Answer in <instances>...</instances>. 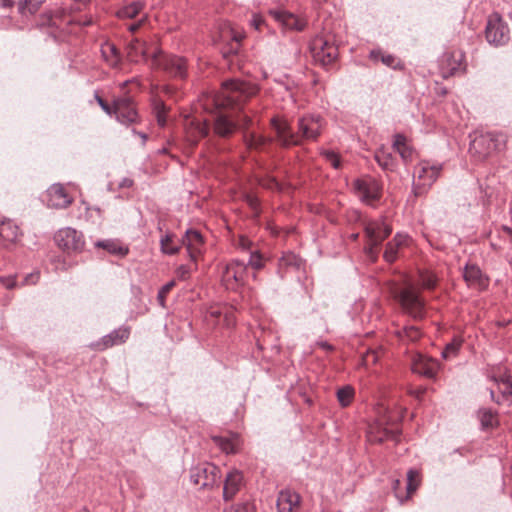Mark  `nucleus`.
<instances>
[{
	"label": "nucleus",
	"mask_w": 512,
	"mask_h": 512,
	"mask_svg": "<svg viewBox=\"0 0 512 512\" xmlns=\"http://www.w3.org/2000/svg\"><path fill=\"white\" fill-rule=\"evenodd\" d=\"M276 132V138L282 147L301 145L303 141H316L324 126V119L320 115L309 114L298 119V132L294 133L286 121L271 120Z\"/></svg>",
	"instance_id": "obj_1"
},
{
	"label": "nucleus",
	"mask_w": 512,
	"mask_h": 512,
	"mask_svg": "<svg viewBox=\"0 0 512 512\" xmlns=\"http://www.w3.org/2000/svg\"><path fill=\"white\" fill-rule=\"evenodd\" d=\"M256 85L241 80H228L223 83L221 98L217 104L222 107H236L256 95Z\"/></svg>",
	"instance_id": "obj_2"
},
{
	"label": "nucleus",
	"mask_w": 512,
	"mask_h": 512,
	"mask_svg": "<svg viewBox=\"0 0 512 512\" xmlns=\"http://www.w3.org/2000/svg\"><path fill=\"white\" fill-rule=\"evenodd\" d=\"M393 297L400 304L405 313L414 319H422L425 315V302L412 284L395 287Z\"/></svg>",
	"instance_id": "obj_3"
},
{
	"label": "nucleus",
	"mask_w": 512,
	"mask_h": 512,
	"mask_svg": "<svg viewBox=\"0 0 512 512\" xmlns=\"http://www.w3.org/2000/svg\"><path fill=\"white\" fill-rule=\"evenodd\" d=\"M442 171V164L421 161L415 168L417 180H413L412 191L416 197L425 194L438 179Z\"/></svg>",
	"instance_id": "obj_4"
},
{
	"label": "nucleus",
	"mask_w": 512,
	"mask_h": 512,
	"mask_svg": "<svg viewBox=\"0 0 512 512\" xmlns=\"http://www.w3.org/2000/svg\"><path fill=\"white\" fill-rule=\"evenodd\" d=\"M152 65L163 69L172 77L183 79L187 74L186 60L181 56L164 55L162 51L155 48L152 54Z\"/></svg>",
	"instance_id": "obj_5"
},
{
	"label": "nucleus",
	"mask_w": 512,
	"mask_h": 512,
	"mask_svg": "<svg viewBox=\"0 0 512 512\" xmlns=\"http://www.w3.org/2000/svg\"><path fill=\"white\" fill-rule=\"evenodd\" d=\"M190 481L202 489H211L218 485L221 478L220 469L210 463L202 462L193 466L189 472Z\"/></svg>",
	"instance_id": "obj_6"
},
{
	"label": "nucleus",
	"mask_w": 512,
	"mask_h": 512,
	"mask_svg": "<svg viewBox=\"0 0 512 512\" xmlns=\"http://www.w3.org/2000/svg\"><path fill=\"white\" fill-rule=\"evenodd\" d=\"M505 146L502 134L488 132L474 137L470 142L469 151L480 158L488 156L494 150H501Z\"/></svg>",
	"instance_id": "obj_7"
},
{
	"label": "nucleus",
	"mask_w": 512,
	"mask_h": 512,
	"mask_svg": "<svg viewBox=\"0 0 512 512\" xmlns=\"http://www.w3.org/2000/svg\"><path fill=\"white\" fill-rule=\"evenodd\" d=\"M314 59L323 66L333 63L338 57V47L329 36H317L311 43Z\"/></svg>",
	"instance_id": "obj_8"
},
{
	"label": "nucleus",
	"mask_w": 512,
	"mask_h": 512,
	"mask_svg": "<svg viewBox=\"0 0 512 512\" xmlns=\"http://www.w3.org/2000/svg\"><path fill=\"white\" fill-rule=\"evenodd\" d=\"M364 231L369 242L365 248L366 253L370 257H375V250L391 234L392 228L382 220H375L367 223Z\"/></svg>",
	"instance_id": "obj_9"
},
{
	"label": "nucleus",
	"mask_w": 512,
	"mask_h": 512,
	"mask_svg": "<svg viewBox=\"0 0 512 512\" xmlns=\"http://www.w3.org/2000/svg\"><path fill=\"white\" fill-rule=\"evenodd\" d=\"M54 240L57 246L68 254L82 251L85 245L82 233L70 227L60 229Z\"/></svg>",
	"instance_id": "obj_10"
},
{
	"label": "nucleus",
	"mask_w": 512,
	"mask_h": 512,
	"mask_svg": "<svg viewBox=\"0 0 512 512\" xmlns=\"http://www.w3.org/2000/svg\"><path fill=\"white\" fill-rule=\"evenodd\" d=\"M485 33L487 41L495 46L504 45L509 40V28L497 13L489 17Z\"/></svg>",
	"instance_id": "obj_11"
},
{
	"label": "nucleus",
	"mask_w": 512,
	"mask_h": 512,
	"mask_svg": "<svg viewBox=\"0 0 512 512\" xmlns=\"http://www.w3.org/2000/svg\"><path fill=\"white\" fill-rule=\"evenodd\" d=\"M353 186L358 197L365 203L371 204L380 198L381 186L374 178L357 179Z\"/></svg>",
	"instance_id": "obj_12"
},
{
	"label": "nucleus",
	"mask_w": 512,
	"mask_h": 512,
	"mask_svg": "<svg viewBox=\"0 0 512 512\" xmlns=\"http://www.w3.org/2000/svg\"><path fill=\"white\" fill-rule=\"evenodd\" d=\"M46 202L49 207L63 209L72 203L71 196L62 184L51 185L46 192Z\"/></svg>",
	"instance_id": "obj_13"
},
{
	"label": "nucleus",
	"mask_w": 512,
	"mask_h": 512,
	"mask_svg": "<svg viewBox=\"0 0 512 512\" xmlns=\"http://www.w3.org/2000/svg\"><path fill=\"white\" fill-rule=\"evenodd\" d=\"M113 112L116 119L125 125L134 123L137 119V112L130 98L123 97L114 101Z\"/></svg>",
	"instance_id": "obj_14"
},
{
	"label": "nucleus",
	"mask_w": 512,
	"mask_h": 512,
	"mask_svg": "<svg viewBox=\"0 0 512 512\" xmlns=\"http://www.w3.org/2000/svg\"><path fill=\"white\" fill-rule=\"evenodd\" d=\"M270 15L285 29L303 31L306 22L285 10H270Z\"/></svg>",
	"instance_id": "obj_15"
},
{
	"label": "nucleus",
	"mask_w": 512,
	"mask_h": 512,
	"mask_svg": "<svg viewBox=\"0 0 512 512\" xmlns=\"http://www.w3.org/2000/svg\"><path fill=\"white\" fill-rule=\"evenodd\" d=\"M181 244L186 247L191 261H196L197 257L201 253L203 237L199 231L188 229L182 237Z\"/></svg>",
	"instance_id": "obj_16"
},
{
	"label": "nucleus",
	"mask_w": 512,
	"mask_h": 512,
	"mask_svg": "<svg viewBox=\"0 0 512 512\" xmlns=\"http://www.w3.org/2000/svg\"><path fill=\"white\" fill-rule=\"evenodd\" d=\"M409 241H410V238L407 234L396 233V235L393 237V239L386 244L384 255H383L384 259L388 263L395 262L399 256V251L404 246H407Z\"/></svg>",
	"instance_id": "obj_17"
},
{
	"label": "nucleus",
	"mask_w": 512,
	"mask_h": 512,
	"mask_svg": "<svg viewBox=\"0 0 512 512\" xmlns=\"http://www.w3.org/2000/svg\"><path fill=\"white\" fill-rule=\"evenodd\" d=\"M243 484V474L239 470L230 471L224 480L223 499L231 500L240 490Z\"/></svg>",
	"instance_id": "obj_18"
},
{
	"label": "nucleus",
	"mask_w": 512,
	"mask_h": 512,
	"mask_svg": "<svg viewBox=\"0 0 512 512\" xmlns=\"http://www.w3.org/2000/svg\"><path fill=\"white\" fill-rule=\"evenodd\" d=\"M463 278L470 287L485 289L488 285V278L485 277L480 268L474 264H467L464 268Z\"/></svg>",
	"instance_id": "obj_19"
},
{
	"label": "nucleus",
	"mask_w": 512,
	"mask_h": 512,
	"mask_svg": "<svg viewBox=\"0 0 512 512\" xmlns=\"http://www.w3.org/2000/svg\"><path fill=\"white\" fill-rule=\"evenodd\" d=\"M155 51H150L149 46L146 42H142L139 39H133L127 46V56L130 61L138 62L142 58L145 62L150 58L152 60V54Z\"/></svg>",
	"instance_id": "obj_20"
},
{
	"label": "nucleus",
	"mask_w": 512,
	"mask_h": 512,
	"mask_svg": "<svg viewBox=\"0 0 512 512\" xmlns=\"http://www.w3.org/2000/svg\"><path fill=\"white\" fill-rule=\"evenodd\" d=\"M437 363L423 355H418L412 365L414 373L425 376L427 378H433L437 372Z\"/></svg>",
	"instance_id": "obj_21"
},
{
	"label": "nucleus",
	"mask_w": 512,
	"mask_h": 512,
	"mask_svg": "<svg viewBox=\"0 0 512 512\" xmlns=\"http://www.w3.org/2000/svg\"><path fill=\"white\" fill-rule=\"evenodd\" d=\"M247 273V265L239 260H233L227 264L223 273V279L226 282L234 280L236 283H242L244 281L245 274Z\"/></svg>",
	"instance_id": "obj_22"
},
{
	"label": "nucleus",
	"mask_w": 512,
	"mask_h": 512,
	"mask_svg": "<svg viewBox=\"0 0 512 512\" xmlns=\"http://www.w3.org/2000/svg\"><path fill=\"white\" fill-rule=\"evenodd\" d=\"M300 504L299 494L290 490H284L279 493L277 507L280 512H292L293 508Z\"/></svg>",
	"instance_id": "obj_23"
},
{
	"label": "nucleus",
	"mask_w": 512,
	"mask_h": 512,
	"mask_svg": "<svg viewBox=\"0 0 512 512\" xmlns=\"http://www.w3.org/2000/svg\"><path fill=\"white\" fill-rule=\"evenodd\" d=\"M236 123L226 114H218L214 120V131L221 137H229L236 130Z\"/></svg>",
	"instance_id": "obj_24"
},
{
	"label": "nucleus",
	"mask_w": 512,
	"mask_h": 512,
	"mask_svg": "<svg viewBox=\"0 0 512 512\" xmlns=\"http://www.w3.org/2000/svg\"><path fill=\"white\" fill-rule=\"evenodd\" d=\"M19 228L11 220L0 222V244L8 246L18 238Z\"/></svg>",
	"instance_id": "obj_25"
},
{
	"label": "nucleus",
	"mask_w": 512,
	"mask_h": 512,
	"mask_svg": "<svg viewBox=\"0 0 512 512\" xmlns=\"http://www.w3.org/2000/svg\"><path fill=\"white\" fill-rule=\"evenodd\" d=\"M129 335L130 330L127 327H121L113 330L102 338V349L124 343L129 338Z\"/></svg>",
	"instance_id": "obj_26"
},
{
	"label": "nucleus",
	"mask_w": 512,
	"mask_h": 512,
	"mask_svg": "<svg viewBox=\"0 0 512 512\" xmlns=\"http://www.w3.org/2000/svg\"><path fill=\"white\" fill-rule=\"evenodd\" d=\"M392 146L393 149L400 155L405 164L412 161L414 150L406 143V138L403 135H395Z\"/></svg>",
	"instance_id": "obj_27"
},
{
	"label": "nucleus",
	"mask_w": 512,
	"mask_h": 512,
	"mask_svg": "<svg viewBox=\"0 0 512 512\" xmlns=\"http://www.w3.org/2000/svg\"><path fill=\"white\" fill-rule=\"evenodd\" d=\"M102 57L112 68H117L121 63V54L116 45L105 42L101 47Z\"/></svg>",
	"instance_id": "obj_28"
},
{
	"label": "nucleus",
	"mask_w": 512,
	"mask_h": 512,
	"mask_svg": "<svg viewBox=\"0 0 512 512\" xmlns=\"http://www.w3.org/2000/svg\"><path fill=\"white\" fill-rule=\"evenodd\" d=\"M374 158L378 165L386 171H394L397 167L396 158L391 152H388L384 148L378 149L375 152Z\"/></svg>",
	"instance_id": "obj_29"
},
{
	"label": "nucleus",
	"mask_w": 512,
	"mask_h": 512,
	"mask_svg": "<svg viewBox=\"0 0 512 512\" xmlns=\"http://www.w3.org/2000/svg\"><path fill=\"white\" fill-rule=\"evenodd\" d=\"M369 57L371 60L377 62L381 61L383 64H385L388 67H391L393 69H397L400 65V62L398 59L391 55V54H385L382 50H372L369 54Z\"/></svg>",
	"instance_id": "obj_30"
},
{
	"label": "nucleus",
	"mask_w": 512,
	"mask_h": 512,
	"mask_svg": "<svg viewBox=\"0 0 512 512\" xmlns=\"http://www.w3.org/2000/svg\"><path fill=\"white\" fill-rule=\"evenodd\" d=\"M152 110L155 114L157 123L160 127H165L167 123V113L169 111V108L166 106V104L158 98H155L152 102Z\"/></svg>",
	"instance_id": "obj_31"
},
{
	"label": "nucleus",
	"mask_w": 512,
	"mask_h": 512,
	"mask_svg": "<svg viewBox=\"0 0 512 512\" xmlns=\"http://www.w3.org/2000/svg\"><path fill=\"white\" fill-rule=\"evenodd\" d=\"M212 440L215 445H217L222 451L226 453L236 452V442L238 441L237 436H234L233 438H228L225 436H213Z\"/></svg>",
	"instance_id": "obj_32"
},
{
	"label": "nucleus",
	"mask_w": 512,
	"mask_h": 512,
	"mask_svg": "<svg viewBox=\"0 0 512 512\" xmlns=\"http://www.w3.org/2000/svg\"><path fill=\"white\" fill-rule=\"evenodd\" d=\"M161 251L168 255H175L180 251L181 245L174 241V235L166 234L160 239Z\"/></svg>",
	"instance_id": "obj_33"
},
{
	"label": "nucleus",
	"mask_w": 512,
	"mask_h": 512,
	"mask_svg": "<svg viewBox=\"0 0 512 512\" xmlns=\"http://www.w3.org/2000/svg\"><path fill=\"white\" fill-rule=\"evenodd\" d=\"M45 0H20L18 3V11L22 16L27 14H35Z\"/></svg>",
	"instance_id": "obj_34"
},
{
	"label": "nucleus",
	"mask_w": 512,
	"mask_h": 512,
	"mask_svg": "<svg viewBox=\"0 0 512 512\" xmlns=\"http://www.w3.org/2000/svg\"><path fill=\"white\" fill-rule=\"evenodd\" d=\"M395 333L401 341L415 342L421 337L420 330L415 326H405Z\"/></svg>",
	"instance_id": "obj_35"
},
{
	"label": "nucleus",
	"mask_w": 512,
	"mask_h": 512,
	"mask_svg": "<svg viewBox=\"0 0 512 512\" xmlns=\"http://www.w3.org/2000/svg\"><path fill=\"white\" fill-rule=\"evenodd\" d=\"M96 246L101 247L114 255L125 256L128 253L127 248L120 246L116 241L113 240L98 241Z\"/></svg>",
	"instance_id": "obj_36"
},
{
	"label": "nucleus",
	"mask_w": 512,
	"mask_h": 512,
	"mask_svg": "<svg viewBox=\"0 0 512 512\" xmlns=\"http://www.w3.org/2000/svg\"><path fill=\"white\" fill-rule=\"evenodd\" d=\"M419 473L415 469H410L407 472V485L405 499H409L411 494L414 493L419 486Z\"/></svg>",
	"instance_id": "obj_37"
},
{
	"label": "nucleus",
	"mask_w": 512,
	"mask_h": 512,
	"mask_svg": "<svg viewBox=\"0 0 512 512\" xmlns=\"http://www.w3.org/2000/svg\"><path fill=\"white\" fill-rule=\"evenodd\" d=\"M143 8V4L139 1L133 2L118 11L120 18H134L136 17Z\"/></svg>",
	"instance_id": "obj_38"
},
{
	"label": "nucleus",
	"mask_w": 512,
	"mask_h": 512,
	"mask_svg": "<svg viewBox=\"0 0 512 512\" xmlns=\"http://www.w3.org/2000/svg\"><path fill=\"white\" fill-rule=\"evenodd\" d=\"M478 417L483 428H490L496 424V414L491 409H480Z\"/></svg>",
	"instance_id": "obj_39"
},
{
	"label": "nucleus",
	"mask_w": 512,
	"mask_h": 512,
	"mask_svg": "<svg viewBox=\"0 0 512 512\" xmlns=\"http://www.w3.org/2000/svg\"><path fill=\"white\" fill-rule=\"evenodd\" d=\"M354 397V389L347 385L337 391V399L342 407H347Z\"/></svg>",
	"instance_id": "obj_40"
},
{
	"label": "nucleus",
	"mask_w": 512,
	"mask_h": 512,
	"mask_svg": "<svg viewBox=\"0 0 512 512\" xmlns=\"http://www.w3.org/2000/svg\"><path fill=\"white\" fill-rule=\"evenodd\" d=\"M419 282L424 289L432 290L436 287L437 278L430 271H420L419 272Z\"/></svg>",
	"instance_id": "obj_41"
},
{
	"label": "nucleus",
	"mask_w": 512,
	"mask_h": 512,
	"mask_svg": "<svg viewBox=\"0 0 512 512\" xmlns=\"http://www.w3.org/2000/svg\"><path fill=\"white\" fill-rule=\"evenodd\" d=\"M244 141L247 145V147H262L266 143H268L270 140H268L266 137L257 135L254 132L246 133L244 135Z\"/></svg>",
	"instance_id": "obj_42"
},
{
	"label": "nucleus",
	"mask_w": 512,
	"mask_h": 512,
	"mask_svg": "<svg viewBox=\"0 0 512 512\" xmlns=\"http://www.w3.org/2000/svg\"><path fill=\"white\" fill-rule=\"evenodd\" d=\"M300 265H301V258H299L297 255H295L292 252L285 253L279 259V266H280V268H283V267H296V268H299Z\"/></svg>",
	"instance_id": "obj_43"
},
{
	"label": "nucleus",
	"mask_w": 512,
	"mask_h": 512,
	"mask_svg": "<svg viewBox=\"0 0 512 512\" xmlns=\"http://www.w3.org/2000/svg\"><path fill=\"white\" fill-rule=\"evenodd\" d=\"M461 343V340L453 339L445 346L442 352V357L444 359H449L450 357L455 356L461 347Z\"/></svg>",
	"instance_id": "obj_44"
},
{
	"label": "nucleus",
	"mask_w": 512,
	"mask_h": 512,
	"mask_svg": "<svg viewBox=\"0 0 512 512\" xmlns=\"http://www.w3.org/2000/svg\"><path fill=\"white\" fill-rule=\"evenodd\" d=\"M321 155L333 168L339 169L341 167V160L336 152L332 150H322Z\"/></svg>",
	"instance_id": "obj_45"
},
{
	"label": "nucleus",
	"mask_w": 512,
	"mask_h": 512,
	"mask_svg": "<svg viewBox=\"0 0 512 512\" xmlns=\"http://www.w3.org/2000/svg\"><path fill=\"white\" fill-rule=\"evenodd\" d=\"M224 512H256L255 507L249 501L237 503L231 505L230 508H226Z\"/></svg>",
	"instance_id": "obj_46"
},
{
	"label": "nucleus",
	"mask_w": 512,
	"mask_h": 512,
	"mask_svg": "<svg viewBox=\"0 0 512 512\" xmlns=\"http://www.w3.org/2000/svg\"><path fill=\"white\" fill-rule=\"evenodd\" d=\"M381 435L377 438L378 442H383L386 439L396 440L399 436V429L397 427L395 428H388L383 427L380 430Z\"/></svg>",
	"instance_id": "obj_47"
},
{
	"label": "nucleus",
	"mask_w": 512,
	"mask_h": 512,
	"mask_svg": "<svg viewBox=\"0 0 512 512\" xmlns=\"http://www.w3.org/2000/svg\"><path fill=\"white\" fill-rule=\"evenodd\" d=\"M250 26L258 32H263L264 29L269 30L268 25L261 15L253 14L249 21Z\"/></svg>",
	"instance_id": "obj_48"
},
{
	"label": "nucleus",
	"mask_w": 512,
	"mask_h": 512,
	"mask_svg": "<svg viewBox=\"0 0 512 512\" xmlns=\"http://www.w3.org/2000/svg\"><path fill=\"white\" fill-rule=\"evenodd\" d=\"M501 382L505 386L501 391V400H509L512 397V377L506 376L501 379Z\"/></svg>",
	"instance_id": "obj_49"
},
{
	"label": "nucleus",
	"mask_w": 512,
	"mask_h": 512,
	"mask_svg": "<svg viewBox=\"0 0 512 512\" xmlns=\"http://www.w3.org/2000/svg\"><path fill=\"white\" fill-rule=\"evenodd\" d=\"M174 286H175V281L172 280V281L166 283L164 286H162L161 289L159 290V292L157 294V300L162 307H165L166 296Z\"/></svg>",
	"instance_id": "obj_50"
},
{
	"label": "nucleus",
	"mask_w": 512,
	"mask_h": 512,
	"mask_svg": "<svg viewBox=\"0 0 512 512\" xmlns=\"http://www.w3.org/2000/svg\"><path fill=\"white\" fill-rule=\"evenodd\" d=\"M248 265H250L251 267H253L254 269H257V270L262 268L263 264H262L261 255L257 252L251 253L250 257H249Z\"/></svg>",
	"instance_id": "obj_51"
},
{
	"label": "nucleus",
	"mask_w": 512,
	"mask_h": 512,
	"mask_svg": "<svg viewBox=\"0 0 512 512\" xmlns=\"http://www.w3.org/2000/svg\"><path fill=\"white\" fill-rule=\"evenodd\" d=\"M95 98L104 112H106L108 115L114 114L113 108L102 97L96 94Z\"/></svg>",
	"instance_id": "obj_52"
},
{
	"label": "nucleus",
	"mask_w": 512,
	"mask_h": 512,
	"mask_svg": "<svg viewBox=\"0 0 512 512\" xmlns=\"http://www.w3.org/2000/svg\"><path fill=\"white\" fill-rule=\"evenodd\" d=\"M400 486H401L400 480H398V479L393 480L392 489L395 493V496L400 501V503H403L406 499H405V496H402L398 491Z\"/></svg>",
	"instance_id": "obj_53"
},
{
	"label": "nucleus",
	"mask_w": 512,
	"mask_h": 512,
	"mask_svg": "<svg viewBox=\"0 0 512 512\" xmlns=\"http://www.w3.org/2000/svg\"><path fill=\"white\" fill-rule=\"evenodd\" d=\"M189 274H190V270L186 265H181L177 269V276L182 280H185L189 276Z\"/></svg>",
	"instance_id": "obj_54"
},
{
	"label": "nucleus",
	"mask_w": 512,
	"mask_h": 512,
	"mask_svg": "<svg viewBox=\"0 0 512 512\" xmlns=\"http://www.w3.org/2000/svg\"><path fill=\"white\" fill-rule=\"evenodd\" d=\"M38 280H39V272H36V273H31V274L27 275L24 279V282L26 284H36Z\"/></svg>",
	"instance_id": "obj_55"
},
{
	"label": "nucleus",
	"mask_w": 512,
	"mask_h": 512,
	"mask_svg": "<svg viewBox=\"0 0 512 512\" xmlns=\"http://www.w3.org/2000/svg\"><path fill=\"white\" fill-rule=\"evenodd\" d=\"M7 289H13L16 286V280L13 277L0 278Z\"/></svg>",
	"instance_id": "obj_56"
},
{
	"label": "nucleus",
	"mask_w": 512,
	"mask_h": 512,
	"mask_svg": "<svg viewBox=\"0 0 512 512\" xmlns=\"http://www.w3.org/2000/svg\"><path fill=\"white\" fill-rule=\"evenodd\" d=\"M133 185V180L130 179V178H123L119 184H118V188L119 189H122V188H130L131 186Z\"/></svg>",
	"instance_id": "obj_57"
},
{
	"label": "nucleus",
	"mask_w": 512,
	"mask_h": 512,
	"mask_svg": "<svg viewBox=\"0 0 512 512\" xmlns=\"http://www.w3.org/2000/svg\"><path fill=\"white\" fill-rule=\"evenodd\" d=\"M13 6V0H0V7L2 8H12Z\"/></svg>",
	"instance_id": "obj_58"
},
{
	"label": "nucleus",
	"mask_w": 512,
	"mask_h": 512,
	"mask_svg": "<svg viewBox=\"0 0 512 512\" xmlns=\"http://www.w3.org/2000/svg\"><path fill=\"white\" fill-rule=\"evenodd\" d=\"M459 71V65L453 66L448 73L444 72V77L447 78L448 76H453Z\"/></svg>",
	"instance_id": "obj_59"
},
{
	"label": "nucleus",
	"mask_w": 512,
	"mask_h": 512,
	"mask_svg": "<svg viewBox=\"0 0 512 512\" xmlns=\"http://www.w3.org/2000/svg\"><path fill=\"white\" fill-rule=\"evenodd\" d=\"M318 345H319L321 348H323V349H325V350H327V351H332V350H333L332 345H331V344H329L328 342L322 341V342H319V343H318Z\"/></svg>",
	"instance_id": "obj_60"
},
{
	"label": "nucleus",
	"mask_w": 512,
	"mask_h": 512,
	"mask_svg": "<svg viewBox=\"0 0 512 512\" xmlns=\"http://www.w3.org/2000/svg\"><path fill=\"white\" fill-rule=\"evenodd\" d=\"M490 396H491L492 401L496 402L497 404H500L502 402L500 396L495 397V393L493 390L490 391Z\"/></svg>",
	"instance_id": "obj_61"
},
{
	"label": "nucleus",
	"mask_w": 512,
	"mask_h": 512,
	"mask_svg": "<svg viewBox=\"0 0 512 512\" xmlns=\"http://www.w3.org/2000/svg\"><path fill=\"white\" fill-rule=\"evenodd\" d=\"M426 389L425 388H419L417 390H415L413 393L414 395L417 397V398H421V396L425 393Z\"/></svg>",
	"instance_id": "obj_62"
},
{
	"label": "nucleus",
	"mask_w": 512,
	"mask_h": 512,
	"mask_svg": "<svg viewBox=\"0 0 512 512\" xmlns=\"http://www.w3.org/2000/svg\"><path fill=\"white\" fill-rule=\"evenodd\" d=\"M503 230H504L507 234H509V235H511V236H512V229H511L510 227L504 226V227H503Z\"/></svg>",
	"instance_id": "obj_63"
},
{
	"label": "nucleus",
	"mask_w": 512,
	"mask_h": 512,
	"mask_svg": "<svg viewBox=\"0 0 512 512\" xmlns=\"http://www.w3.org/2000/svg\"><path fill=\"white\" fill-rule=\"evenodd\" d=\"M139 25H140V24H132V25L129 27V29H130L132 32H134V31H136V30L138 29Z\"/></svg>",
	"instance_id": "obj_64"
}]
</instances>
